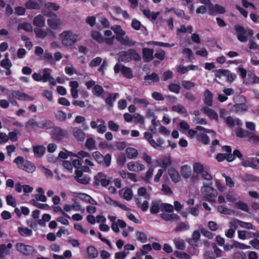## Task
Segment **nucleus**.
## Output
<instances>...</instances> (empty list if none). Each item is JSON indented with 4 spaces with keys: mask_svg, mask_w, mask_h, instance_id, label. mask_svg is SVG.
I'll use <instances>...</instances> for the list:
<instances>
[{
    "mask_svg": "<svg viewBox=\"0 0 259 259\" xmlns=\"http://www.w3.org/2000/svg\"><path fill=\"white\" fill-rule=\"evenodd\" d=\"M160 207V205L157 202H152L150 208V213L153 214L157 213Z\"/></svg>",
    "mask_w": 259,
    "mask_h": 259,
    "instance_id": "40",
    "label": "nucleus"
},
{
    "mask_svg": "<svg viewBox=\"0 0 259 259\" xmlns=\"http://www.w3.org/2000/svg\"><path fill=\"white\" fill-rule=\"evenodd\" d=\"M6 201L8 205H10L13 207H16V203L15 200L14 199L12 195H8L6 197Z\"/></svg>",
    "mask_w": 259,
    "mask_h": 259,
    "instance_id": "63",
    "label": "nucleus"
},
{
    "mask_svg": "<svg viewBox=\"0 0 259 259\" xmlns=\"http://www.w3.org/2000/svg\"><path fill=\"white\" fill-rule=\"evenodd\" d=\"M92 156L98 164L106 167L110 166L111 161V156L110 154L103 156L99 151H95L93 153Z\"/></svg>",
    "mask_w": 259,
    "mask_h": 259,
    "instance_id": "8",
    "label": "nucleus"
},
{
    "mask_svg": "<svg viewBox=\"0 0 259 259\" xmlns=\"http://www.w3.org/2000/svg\"><path fill=\"white\" fill-rule=\"evenodd\" d=\"M160 207L164 211L167 212H172L174 210V206L168 203H162L160 204Z\"/></svg>",
    "mask_w": 259,
    "mask_h": 259,
    "instance_id": "60",
    "label": "nucleus"
},
{
    "mask_svg": "<svg viewBox=\"0 0 259 259\" xmlns=\"http://www.w3.org/2000/svg\"><path fill=\"white\" fill-rule=\"evenodd\" d=\"M60 6L55 3L48 2L44 4V8L41 10L42 13L46 16L50 18H57L56 14L52 11H57L60 9Z\"/></svg>",
    "mask_w": 259,
    "mask_h": 259,
    "instance_id": "7",
    "label": "nucleus"
},
{
    "mask_svg": "<svg viewBox=\"0 0 259 259\" xmlns=\"http://www.w3.org/2000/svg\"><path fill=\"white\" fill-rule=\"evenodd\" d=\"M225 12L226 10L224 7L220 5L215 4L213 8L210 9L209 14L210 15H213L214 13L223 14L225 13Z\"/></svg>",
    "mask_w": 259,
    "mask_h": 259,
    "instance_id": "23",
    "label": "nucleus"
},
{
    "mask_svg": "<svg viewBox=\"0 0 259 259\" xmlns=\"http://www.w3.org/2000/svg\"><path fill=\"white\" fill-rule=\"evenodd\" d=\"M137 239L142 243H145L147 241L146 235L143 232L138 231L136 234Z\"/></svg>",
    "mask_w": 259,
    "mask_h": 259,
    "instance_id": "52",
    "label": "nucleus"
},
{
    "mask_svg": "<svg viewBox=\"0 0 259 259\" xmlns=\"http://www.w3.org/2000/svg\"><path fill=\"white\" fill-rule=\"evenodd\" d=\"M18 231L22 236H30L32 234V230L27 227H19Z\"/></svg>",
    "mask_w": 259,
    "mask_h": 259,
    "instance_id": "30",
    "label": "nucleus"
},
{
    "mask_svg": "<svg viewBox=\"0 0 259 259\" xmlns=\"http://www.w3.org/2000/svg\"><path fill=\"white\" fill-rule=\"evenodd\" d=\"M126 160L125 156L123 154H120L118 155L117 158V164L119 165L122 166L126 162Z\"/></svg>",
    "mask_w": 259,
    "mask_h": 259,
    "instance_id": "64",
    "label": "nucleus"
},
{
    "mask_svg": "<svg viewBox=\"0 0 259 259\" xmlns=\"http://www.w3.org/2000/svg\"><path fill=\"white\" fill-rule=\"evenodd\" d=\"M73 135L78 141L82 142L84 140L85 135L81 129L78 127H74L72 130Z\"/></svg>",
    "mask_w": 259,
    "mask_h": 259,
    "instance_id": "15",
    "label": "nucleus"
},
{
    "mask_svg": "<svg viewBox=\"0 0 259 259\" xmlns=\"http://www.w3.org/2000/svg\"><path fill=\"white\" fill-rule=\"evenodd\" d=\"M234 29L237 33V39L241 42H245L247 40V36H252L253 31L251 29L246 30L242 26L237 24L234 26Z\"/></svg>",
    "mask_w": 259,
    "mask_h": 259,
    "instance_id": "5",
    "label": "nucleus"
},
{
    "mask_svg": "<svg viewBox=\"0 0 259 259\" xmlns=\"http://www.w3.org/2000/svg\"><path fill=\"white\" fill-rule=\"evenodd\" d=\"M119 60L124 63H128L132 60L139 61L141 60V56L133 49H128L127 51H123L119 53Z\"/></svg>",
    "mask_w": 259,
    "mask_h": 259,
    "instance_id": "2",
    "label": "nucleus"
},
{
    "mask_svg": "<svg viewBox=\"0 0 259 259\" xmlns=\"http://www.w3.org/2000/svg\"><path fill=\"white\" fill-rule=\"evenodd\" d=\"M34 31L37 38H44L47 35V32L40 27L34 28Z\"/></svg>",
    "mask_w": 259,
    "mask_h": 259,
    "instance_id": "38",
    "label": "nucleus"
},
{
    "mask_svg": "<svg viewBox=\"0 0 259 259\" xmlns=\"http://www.w3.org/2000/svg\"><path fill=\"white\" fill-rule=\"evenodd\" d=\"M154 171V169L152 167H149L148 171L146 172L145 177L143 178L144 181L148 183L150 178L152 177Z\"/></svg>",
    "mask_w": 259,
    "mask_h": 259,
    "instance_id": "61",
    "label": "nucleus"
},
{
    "mask_svg": "<svg viewBox=\"0 0 259 259\" xmlns=\"http://www.w3.org/2000/svg\"><path fill=\"white\" fill-rule=\"evenodd\" d=\"M200 232L197 231L195 230L193 232L192 234V238H190L188 240V243L191 246H197V243L198 242V241L200 240Z\"/></svg>",
    "mask_w": 259,
    "mask_h": 259,
    "instance_id": "21",
    "label": "nucleus"
},
{
    "mask_svg": "<svg viewBox=\"0 0 259 259\" xmlns=\"http://www.w3.org/2000/svg\"><path fill=\"white\" fill-rule=\"evenodd\" d=\"M16 249L24 255H31L35 251L34 247L31 245L18 243L16 245Z\"/></svg>",
    "mask_w": 259,
    "mask_h": 259,
    "instance_id": "9",
    "label": "nucleus"
},
{
    "mask_svg": "<svg viewBox=\"0 0 259 259\" xmlns=\"http://www.w3.org/2000/svg\"><path fill=\"white\" fill-rule=\"evenodd\" d=\"M40 121L37 122L34 118L29 119L26 123V128H39Z\"/></svg>",
    "mask_w": 259,
    "mask_h": 259,
    "instance_id": "32",
    "label": "nucleus"
},
{
    "mask_svg": "<svg viewBox=\"0 0 259 259\" xmlns=\"http://www.w3.org/2000/svg\"><path fill=\"white\" fill-rule=\"evenodd\" d=\"M121 44L124 45V46H133L136 44V41L132 40L129 39L127 36H126L125 37H121L120 38H119L118 37V40H117Z\"/></svg>",
    "mask_w": 259,
    "mask_h": 259,
    "instance_id": "27",
    "label": "nucleus"
},
{
    "mask_svg": "<svg viewBox=\"0 0 259 259\" xmlns=\"http://www.w3.org/2000/svg\"><path fill=\"white\" fill-rule=\"evenodd\" d=\"M190 228L188 224L186 223H180L176 227L175 231L176 232H182L188 230Z\"/></svg>",
    "mask_w": 259,
    "mask_h": 259,
    "instance_id": "47",
    "label": "nucleus"
},
{
    "mask_svg": "<svg viewBox=\"0 0 259 259\" xmlns=\"http://www.w3.org/2000/svg\"><path fill=\"white\" fill-rule=\"evenodd\" d=\"M234 108L237 112L245 111L248 110V106L245 103H238L234 105Z\"/></svg>",
    "mask_w": 259,
    "mask_h": 259,
    "instance_id": "56",
    "label": "nucleus"
},
{
    "mask_svg": "<svg viewBox=\"0 0 259 259\" xmlns=\"http://www.w3.org/2000/svg\"><path fill=\"white\" fill-rule=\"evenodd\" d=\"M144 79L145 80H151L153 82H157L160 80L159 76L155 72H153L151 74H147L144 76Z\"/></svg>",
    "mask_w": 259,
    "mask_h": 259,
    "instance_id": "34",
    "label": "nucleus"
},
{
    "mask_svg": "<svg viewBox=\"0 0 259 259\" xmlns=\"http://www.w3.org/2000/svg\"><path fill=\"white\" fill-rule=\"evenodd\" d=\"M87 252L90 258H95L98 255V252L97 249L93 246H89L88 247Z\"/></svg>",
    "mask_w": 259,
    "mask_h": 259,
    "instance_id": "37",
    "label": "nucleus"
},
{
    "mask_svg": "<svg viewBox=\"0 0 259 259\" xmlns=\"http://www.w3.org/2000/svg\"><path fill=\"white\" fill-rule=\"evenodd\" d=\"M32 204L40 209L48 210L50 208V206L48 204H42L36 202L34 199L30 201Z\"/></svg>",
    "mask_w": 259,
    "mask_h": 259,
    "instance_id": "58",
    "label": "nucleus"
},
{
    "mask_svg": "<svg viewBox=\"0 0 259 259\" xmlns=\"http://www.w3.org/2000/svg\"><path fill=\"white\" fill-rule=\"evenodd\" d=\"M193 169L197 175L201 174L204 171V166L200 162H195L193 164Z\"/></svg>",
    "mask_w": 259,
    "mask_h": 259,
    "instance_id": "45",
    "label": "nucleus"
},
{
    "mask_svg": "<svg viewBox=\"0 0 259 259\" xmlns=\"http://www.w3.org/2000/svg\"><path fill=\"white\" fill-rule=\"evenodd\" d=\"M114 32L116 34V38L118 40V37L120 38L125 34V32L121 28L120 25H115L111 27Z\"/></svg>",
    "mask_w": 259,
    "mask_h": 259,
    "instance_id": "28",
    "label": "nucleus"
},
{
    "mask_svg": "<svg viewBox=\"0 0 259 259\" xmlns=\"http://www.w3.org/2000/svg\"><path fill=\"white\" fill-rule=\"evenodd\" d=\"M14 162L18 167L28 173H32L36 169V167L33 163L28 160H24L22 156H18L15 158Z\"/></svg>",
    "mask_w": 259,
    "mask_h": 259,
    "instance_id": "3",
    "label": "nucleus"
},
{
    "mask_svg": "<svg viewBox=\"0 0 259 259\" xmlns=\"http://www.w3.org/2000/svg\"><path fill=\"white\" fill-rule=\"evenodd\" d=\"M47 23L49 26L53 29H57L61 25V22L60 19L54 18V19H48Z\"/></svg>",
    "mask_w": 259,
    "mask_h": 259,
    "instance_id": "19",
    "label": "nucleus"
},
{
    "mask_svg": "<svg viewBox=\"0 0 259 259\" xmlns=\"http://www.w3.org/2000/svg\"><path fill=\"white\" fill-rule=\"evenodd\" d=\"M136 205L138 207H140L141 210L144 212L147 211L149 207V203L147 200L144 201L143 203L141 204L138 198H137Z\"/></svg>",
    "mask_w": 259,
    "mask_h": 259,
    "instance_id": "46",
    "label": "nucleus"
},
{
    "mask_svg": "<svg viewBox=\"0 0 259 259\" xmlns=\"http://www.w3.org/2000/svg\"><path fill=\"white\" fill-rule=\"evenodd\" d=\"M11 95L13 97L19 100H29L32 101L34 100V98L28 95V94L22 93L19 91H14L11 93Z\"/></svg>",
    "mask_w": 259,
    "mask_h": 259,
    "instance_id": "10",
    "label": "nucleus"
},
{
    "mask_svg": "<svg viewBox=\"0 0 259 259\" xmlns=\"http://www.w3.org/2000/svg\"><path fill=\"white\" fill-rule=\"evenodd\" d=\"M182 87L188 90H191L195 86V84L190 80H183L182 81Z\"/></svg>",
    "mask_w": 259,
    "mask_h": 259,
    "instance_id": "53",
    "label": "nucleus"
},
{
    "mask_svg": "<svg viewBox=\"0 0 259 259\" xmlns=\"http://www.w3.org/2000/svg\"><path fill=\"white\" fill-rule=\"evenodd\" d=\"M55 117L57 120L64 121L66 119L67 114L62 110H58L55 113Z\"/></svg>",
    "mask_w": 259,
    "mask_h": 259,
    "instance_id": "43",
    "label": "nucleus"
},
{
    "mask_svg": "<svg viewBox=\"0 0 259 259\" xmlns=\"http://www.w3.org/2000/svg\"><path fill=\"white\" fill-rule=\"evenodd\" d=\"M142 53L144 62H149L154 59L153 50L145 48L142 49Z\"/></svg>",
    "mask_w": 259,
    "mask_h": 259,
    "instance_id": "13",
    "label": "nucleus"
},
{
    "mask_svg": "<svg viewBox=\"0 0 259 259\" xmlns=\"http://www.w3.org/2000/svg\"><path fill=\"white\" fill-rule=\"evenodd\" d=\"M33 24L37 27H44L45 24V17L41 14L37 15L33 19Z\"/></svg>",
    "mask_w": 259,
    "mask_h": 259,
    "instance_id": "17",
    "label": "nucleus"
},
{
    "mask_svg": "<svg viewBox=\"0 0 259 259\" xmlns=\"http://www.w3.org/2000/svg\"><path fill=\"white\" fill-rule=\"evenodd\" d=\"M6 57L7 58L5 59H4L1 61L0 65L5 69H9L12 66V64L8 58L7 55L6 56Z\"/></svg>",
    "mask_w": 259,
    "mask_h": 259,
    "instance_id": "55",
    "label": "nucleus"
},
{
    "mask_svg": "<svg viewBox=\"0 0 259 259\" xmlns=\"http://www.w3.org/2000/svg\"><path fill=\"white\" fill-rule=\"evenodd\" d=\"M78 36L71 30H64L59 35L62 45L65 47L73 46L76 42Z\"/></svg>",
    "mask_w": 259,
    "mask_h": 259,
    "instance_id": "1",
    "label": "nucleus"
},
{
    "mask_svg": "<svg viewBox=\"0 0 259 259\" xmlns=\"http://www.w3.org/2000/svg\"><path fill=\"white\" fill-rule=\"evenodd\" d=\"M104 89L99 84L95 85L93 89V93L96 96H100L104 93Z\"/></svg>",
    "mask_w": 259,
    "mask_h": 259,
    "instance_id": "41",
    "label": "nucleus"
},
{
    "mask_svg": "<svg viewBox=\"0 0 259 259\" xmlns=\"http://www.w3.org/2000/svg\"><path fill=\"white\" fill-rule=\"evenodd\" d=\"M201 190L204 193V198L205 200L209 202L215 201V198L218 195L216 189L209 185H204Z\"/></svg>",
    "mask_w": 259,
    "mask_h": 259,
    "instance_id": "6",
    "label": "nucleus"
},
{
    "mask_svg": "<svg viewBox=\"0 0 259 259\" xmlns=\"http://www.w3.org/2000/svg\"><path fill=\"white\" fill-rule=\"evenodd\" d=\"M161 218L165 221H170L172 220H178L180 217L176 213L167 214L162 213L160 214Z\"/></svg>",
    "mask_w": 259,
    "mask_h": 259,
    "instance_id": "26",
    "label": "nucleus"
},
{
    "mask_svg": "<svg viewBox=\"0 0 259 259\" xmlns=\"http://www.w3.org/2000/svg\"><path fill=\"white\" fill-rule=\"evenodd\" d=\"M85 146L90 150L96 149L95 141L93 138H89L87 140Z\"/></svg>",
    "mask_w": 259,
    "mask_h": 259,
    "instance_id": "44",
    "label": "nucleus"
},
{
    "mask_svg": "<svg viewBox=\"0 0 259 259\" xmlns=\"http://www.w3.org/2000/svg\"><path fill=\"white\" fill-rule=\"evenodd\" d=\"M102 61V59L101 57H96L91 61V62L90 63V66L91 67H97L101 63Z\"/></svg>",
    "mask_w": 259,
    "mask_h": 259,
    "instance_id": "62",
    "label": "nucleus"
},
{
    "mask_svg": "<svg viewBox=\"0 0 259 259\" xmlns=\"http://www.w3.org/2000/svg\"><path fill=\"white\" fill-rule=\"evenodd\" d=\"M133 196L132 190L131 188H126L123 193V197L127 201L131 200Z\"/></svg>",
    "mask_w": 259,
    "mask_h": 259,
    "instance_id": "51",
    "label": "nucleus"
},
{
    "mask_svg": "<svg viewBox=\"0 0 259 259\" xmlns=\"http://www.w3.org/2000/svg\"><path fill=\"white\" fill-rule=\"evenodd\" d=\"M197 137H198V140L204 145H207L209 142V137L205 134H201L200 135H198Z\"/></svg>",
    "mask_w": 259,
    "mask_h": 259,
    "instance_id": "54",
    "label": "nucleus"
},
{
    "mask_svg": "<svg viewBox=\"0 0 259 259\" xmlns=\"http://www.w3.org/2000/svg\"><path fill=\"white\" fill-rule=\"evenodd\" d=\"M201 111L204 114H206L211 120H218V113L212 109L210 108L207 106L202 107Z\"/></svg>",
    "mask_w": 259,
    "mask_h": 259,
    "instance_id": "11",
    "label": "nucleus"
},
{
    "mask_svg": "<svg viewBox=\"0 0 259 259\" xmlns=\"http://www.w3.org/2000/svg\"><path fill=\"white\" fill-rule=\"evenodd\" d=\"M204 103L207 107H211L213 105V95L208 89H206L204 92Z\"/></svg>",
    "mask_w": 259,
    "mask_h": 259,
    "instance_id": "14",
    "label": "nucleus"
},
{
    "mask_svg": "<svg viewBox=\"0 0 259 259\" xmlns=\"http://www.w3.org/2000/svg\"><path fill=\"white\" fill-rule=\"evenodd\" d=\"M50 135L52 139L56 142H59L65 138H69L67 131L63 130L59 126H54Z\"/></svg>",
    "mask_w": 259,
    "mask_h": 259,
    "instance_id": "4",
    "label": "nucleus"
},
{
    "mask_svg": "<svg viewBox=\"0 0 259 259\" xmlns=\"http://www.w3.org/2000/svg\"><path fill=\"white\" fill-rule=\"evenodd\" d=\"M168 173L171 180L175 183H177L181 180V177L179 172L173 167L168 168Z\"/></svg>",
    "mask_w": 259,
    "mask_h": 259,
    "instance_id": "12",
    "label": "nucleus"
},
{
    "mask_svg": "<svg viewBox=\"0 0 259 259\" xmlns=\"http://www.w3.org/2000/svg\"><path fill=\"white\" fill-rule=\"evenodd\" d=\"M168 89L171 92L176 94H179L180 92L181 87L180 84L171 83L168 85Z\"/></svg>",
    "mask_w": 259,
    "mask_h": 259,
    "instance_id": "42",
    "label": "nucleus"
},
{
    "mask_svg": "<svg viewBox=\"0 0 259 259\" xmlns=\"http://www.w3.org/2000/svg\"><path fill=\"white\" fill-rule=\"evenodd\" d=\"M125 154L128 158L132 159L137 157L138 152L135 148L128 147L125 150Z\"/></svg>",
    "mask_w": 259,
    "mask_h": 259,
    "instance_id": "29",
    "label": "nucleus"
},
{
    "mask_svg": "<svg viewBox=\"0 0 259 259\" xmlns=\"http://www.w3.org/2000/svg\"><path fill=\"white\" fill-rule=\"evenodd\" d=\"M172 161L170 157H165L162 161L161 164L160 165L165 170L170 165H171Z\"/></svg>",
    "mask_w": 259,
    "mask_h": 259,
    "instance_id": "49",
    "label": "nucleus"
},
{
    "mask_svg": "<svg viewBox=\"0 0 259 259\" xmlns=\"http://www.w3.org/2000/svg\"><path fill=\"white\" fill-rule=\"evenodd\" d=\"M39 128L45 130H50L55 126L54 123L50 119H45L40 121Z\"/></svg>",
    "mask_w": 259,
    "mask_h": 259,
    "instance_id": "18",
    "label": "nucleus"
},
{
    "mask_svg": "<svg viewBox=\"0 0 259 259\" xmlns=\"http://www.w3.org/2000/svg\"><path fill=\"white\" fill-rule=\"evenodd\" d=\"M172 111L178 112L184 117H186L188 116V112L185 107L182 104L172 106L171 107Z\"/></svg>",
    "mask_w": 259,
    "mask_h": 259,
    "instance_id": "16",
    "label": "nucleus"
},
{
    "mask_svg": "<svg viewBox=\"0 0 259 259\" xmlns=\"http://www.w3.org/2000/svg\"><path fill=\"white\" fill-rule=\"evenodd\" d=\"M51 69L49 68H45L43 70V74L42 75V81L44 82H46L48 81V80L50 79V77L52 76H51L50 73Z\"/></svg>",
    "mask_w": 259,
    "mask_h": 259,
    "instance_id": "50",
    "label": "nucleus"
},
{
    "mask_svg": "<svg viewBox=\"0 0 259 259\" xmlns=\"http://www.w3.org/2000/svg\"><path fill=\"white\" fill-rule=\"evenodd\" d=\"M235 133L237 137L242 138L244 137H249L250 133L247 131H245L241 127H238L235 130Z\"/></svg>",
    "mask_w": 259,
    "mask_h": 259,
    "instance_id": "36",
    "label": "nucleus"
},
{
    "mask_svg": "<svg viewBox=\"0 0 259 259\" xmlns=\"http://www.w3.org/2000/svg\"><path fill=\"white\" fill-rule=\"evenodd\" d=\"M235 205L236 208L238 209L246 212H249V208L247 204L242 201H238L235 203Z\"/></svg>",
    "mask_w": 259,
    "mask_h": 259,
    "instance_id": "33",
    "label": "nucleus"
},
{
    "mask_svg": "<svg viewBox=\"0 0 259 259\" xmlns=\"http://www.w3.org/2000/svg\"><path fill=\"white\" fill-rule=\"evenodd\" d=\"M12 247V244L11 243H8L7 245L1 244L0 245V257H3L5 255L10 254L9 249Z\"/></svg>",
    "mask_w": 259,
    "mask_h": 259,
    "instance_id": "22",
    "label": "nucleus"
},
{
    "mask_svg": "<svg viewBox=\"0 0 259 259\" xmlns=\"http://www.w3.org/2000/svg\"><path fill=\"white\" fill-rule=\"evenodd\" d=\"M92 37L99 43L104 42V38L101 35V33L98 31L93 30L91 32Z\"/></svg>",
    "mask_w": 259,
    "mask_h": 259,
    "instance_id": "31",
    "label": "nucleus"
},
{
    "mask_svg": "<svg viewBox=\"0 0 259 259\" xmlns=\"http://www.w3.org/2000/svg\"><path fill=\"white\" fill-rule=\"evenodd\" d=\"M106 176L102 172H98L94 177V181L93 182L94 185L98 186L100 185V180H103Z\"/></svg>",
    "mask_w": 259,
    "mask_h": 259,
    "instance_id": "39",
    "label": "nucleus"
},
{
    "mask_svg": "<svg viewBox=\"0 0 259 259\" xmlns=\"http://www.w3.org/2000/svg\"><path fill=\"white\" fill-rule=\"evenodd\" d=\"M45 148L42 145H36L33 147V150L34 155L36 157H41L44 154Z\"/></svg>",
    "mask_w": 259,
    "mask_h": 259,
    "instance_id": "25",
    "label": "nucleus"
},
{
    "mask_svg": "<svg viewBox=\"0 0 259 259\" xmlns=\"http://www.w3.org/2000/svg\"><path fill=\"white\" fill-rule=\"evenodd\" d=\"M25 7L27 10H39L41 8L40 5L33 0H28L25 4Z\"/></svg>",
    "mask_w": 259,
    "mask_h": 259,
    "instance_id": "20",
    "label": "nucleus"
},
{
    "mask_svg": "<svg viewBox=\"0 0 259 259\" xmlns=\"http://www.w3.org/2000/svg\"><path fill=\"white\" fill-rule=\"evenodd\" d=\"M182 175L185 179H188L191 175V170L187 168V165H183L181 167Z\"/></svg>",
    "mask_w": 259,
    "mask_h": 259,
    "instance_id": "59",
    "label": "nucleus"
},
{
    "mask_svg": "<svg viewBox=\"0 0 259 259\" xmlns=\"http://www.w3.org/2000/svg\"><path fill=\"white\" fill-rule=\"evenodd\" d=\"M18 29H22L27 32H31L32 27L31 24L27 22L20 23L18 26Z\"/></svg>",
    "mask_w": 259,
    "mask_h": 259,
    "instance_id": "48",
    "label": "nucleus"
},
{
    "mask_svg": "<svg viewBox=\"0 0 259 259\" xmlns=\"http://www.w3.org/2000/svg\"><path fill=\"white\" fill-rule=\"evenodd\" d=\"M243 181L246 182H257L259 178L252 174H245L242 178Z\"/></svg>",
    "mask_w": 259,
    "mask_h": 259,
    "instance_id": "35",
    "label": "nucleus"
},
{
    "mask_svg": "<svg viewBox=\"0 0 259 259\" xmlns=\"http://www.w3.org/2000/svg\"><path fill=\"white\" fill-rule=\"evenodd\" d=\"M229 72V70L227 69H218L214 72V75L216 77L221 78L222 76H226Z\"/></svg>",
    "mask_w": 259,
    "mask_h": 259,
    "instance_id": "57",
    "label": "nucleus"
},
{
    "mask_svg": "<svg viewBox=\"0 0 259 259\" xmlns=\"http://www.w3.org/2000/svg\"><path fill=\"white\" fill-rule=\"evenodd\" d=\"M121 73L123 76L127 79H132L133 77V73L131 68L124 65L121 66Z\"/></svg>",
    "mask_w": 259,
    "mask_h": 259,
    "instance_id": "24",
    "label": "nucleus"
}]
</instances>
